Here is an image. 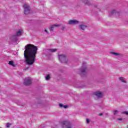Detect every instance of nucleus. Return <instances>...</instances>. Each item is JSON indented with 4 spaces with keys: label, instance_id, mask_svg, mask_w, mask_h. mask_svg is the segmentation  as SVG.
I'll return each mask as SVG.
<instances>
[{
    "label": "nucleus",
    "instance_id": "nucleus-24",
    "mask_svg": "<svg viewBox=\"0 0 128 128\" xmlns=\"http://www.w3.org/2000/svg\"><path fill=\"white\" fill-rule=\"evenodd\" d=\"M40 128H46V126H44V124H42V125L40 126Z\"/></svg>",
    "mask_w": 128,
    "mask_h": 128
},
{
    "label": "nucleus",
    "instance_id": "nucleus-2",
    "mask_svg": "<svg viewBox=\"0 0 128 128\" xmlns=\"http://www.w3.org/2000/svg\"><path fill=\"white\" fill-rule=\"evenodd\" d=\"M22 30L21 29H20L16 32V34L12 36V42H18V36H22Z\"/></svg>",
    "mask_w": 128,
    "mask_h": 128
},
{
    "label": "nucleus",
    "instance_id": "nucleus-18",
    "mask_svg": "<svg viewBox=\"0 0 128 128\" xmlns=\"http://www.w3.org/2000/svg\"><path fill=\"white\" fill-rule=\"evenodd\" d=\"M50 78V74H48L46 76V80H49Z\"/></svg>",
    "mask_w": 128,
    "mask_h": 128
},
{
    "label": "nucleus",
    "instance_id": "nucleus-8",
    "mask_svg": "<svg viewBox=\"0 0 128 128\" xmlns=\"http://www.w3.org/2000/svg\"><path fill=\"white\" fill-rule=\"evenodd\" d=\"M58 50V49L54 48V49H48L46 50H45L44 54L46 56H50V53H48L49 52H54Z\"/></svg>",
    "mask_w": 128,
    "mask_h": 128
},
{
    "label": "nucleus",
    "instance_id": "nucleus-21",
    "mask_svg": "<svg viewBox=\"0 0 128 128\" xmlns=\"http://www.w3.org/2000/svg\"><path fill=\"white\" fill-rule=\"evenodd\" d=\"M63 108H68V105H63Z\"/></svg>",
    "mask_w": 128,
    "mask_h": 128
},
{
    "label": "nucleus",
    "instance_id": "nucleus-28",
    "mask_svg": "<svg viewBox=\"0 0 128 128\" xmlns=\"http://www.w3.org/2000/svg\"><path fill=\"white\" fill-rule=\"evenodd\" d=\"M44 32H46V34H48V30H44Z\"/></svg>",
    "mask_w": 128,
    "mask_h": 128
},
{
    "label": "nucleus",
    "instance_id": "nucleus-22",
    "mask_svg": "<svg viewBox=\"0 0 128 128\" xmlns=\"http://www.w3.org/2000/svg\"><path fill=\"white\" fill-rule=\"evenodd\" d=\"M61 28L62 30H66V26H62Z\"/></svg>",
    "mask_w": 128,
    "mask_h": 128
},
{
    "label": "nucleus",
    "instance_id": "nucleus-9",
    "mask_svg": "<svg viewBox=\"0 0 128 128\" xmlns=\"http://www.w3.org/2000/svg\"><path fill=\"white\" fill-rule=\"evenodd\" d=\"M80 24V21L76 20H72L68 21V24Z\"/></svg>",
    "mask_w": 128,
    "mask_h": 128
},
{
    "label": "nucleus",
    "instance_id": "nucleus-30",
    "mask_svg": "<svg viewBox=\"0 0 128 128\" xmlns=\"http://www.w3.org/2000/svg\"><path fill=\"white\" fill-rule=\"evenodd\" d=\"M94 6V8H98L97 6Z\"/></svg>",
    "mask_w": 128,
    "mask_h": 128
},
{
    "label": "nucleus",
    "instance_id": "nucleus-4",
    "mask_svg": "<svg viewBox=\"0 0 128 128\" xmlns=\"http://www.w3.org/2000/svg\"><path fill=\"white\" fill-rule=\"evenodd\" d=\"M59 60L60 62L66 64L68 62V59L66 58V56L64 54L58 55Z\"/></svg>",
    "mask_w": 128,
    "mask_h": 128
},
{
    "label": "nucleus",
    "instance_id": "nucleus-13",
    "mask_svg": "<svg viewBox=\"0 0 128 128\" xmlns=\"http://www.w3.org/2000/svg\"><path fill=\"white\" fill-rule=\"evenodd\" d=\"M80 28V30H86V28H88V26L84 24H82L80 25L79 26Z\"/></svg>",
    "mask_w": 128,
    "mask_h": 128
},
{
    "label": "nucleus",
    "instance_id": "nucleus-10",
    "mask_svg": "<svg viewBox=\"0 0 128 128\" xmlns=\"http://www.w3.org/2000/svg\"><path fill=\"white\" fill-rule=\"evenodd\" d=\"M32 84V80L30 78H25L24 80V86H30Z\"/></svg>",
    "mask_w": 128,
    "mask_h": 128
},
{
    "label": "nucleus",
    "instance_id": "nucleus-5",
    "mask_svg": "<svg viewBox=\"0 0 128 128\" xmlns=\"http://www.w3.org/2000/svg\"><path fill=\"white\" fill-rule=\"evenodd\" d=\"M23 8H24V14H28L30 12V6L26 5V4H24L23 6Z\"/></svg>",
    "mask_w": 128,
    "mask_h": 128
},
{
    "label": "nucleus",
    "instance_id": "nucleus-19",
    "mask_svg": "<svg viewBox=\"0 0 128 128\" xmlns=\"http://www.w3.org/2000/svg\"><path fill=\"white\" fill-rule=\"evenodd\" d=\"M113 112H114V116H116V114H118V110H115Z\"/></svg>",
    "mask_w": 128,
    "mask_h": 128
},
{
    "label": "nucleus",
    "instance_id": "nucleus-3",
    "mask_svg": "<svg viewBox=\"0 0 128 128\" xmlns=\"http://www.w3.org/2000/svg\"><path fill=\"white\" fill-rule=\"evenodd\" d=\"M86 66H82L81 68L80 69V72H79L80 76L82 78H84L86 76V70H87Z\"/></svg>",
    "mask_w": 128,
    "mask_h": 128
},
{
    "label": "nucleus",
    "instance_id": "nucleus-32",
    "mask_svg": "<svg viewBox=\"0 0 128 128\" xmlns=\"http://www.w3.org/2000/svg\"><path fill=\"white\" fill-rule=\"evenodd\" d=\"M98 10H99V12L100 10V9H98Z\"/></svg>",
    "mask_w": 128,
    "mask_h": 128
},
{
    "label": "nucleus",
    "instance_id": "nucleus-26",
    "mask_svg": "<svg viewBox=\"0 0 128 128\" xmlns=\"http://www.w3.org/2000/svg\"><path fill=\"white\" fill-rule=\"evenodd\" d=\"M118 120H122V118H118Z\"/></svg>",
    "mask_w": 128,
    "mask_h": 128
},
{
    "label": "nucleus",
    "instance_id": "nucleus-16",
    "mask_svg": "<svg viewBox=\"0 0 128 128\" xmlns=\"http://www.w3.org/2000/svg\"><path fill=\"white\" fill-rule=\"evenodd\" d=\"M81 2L85 4H87V6H90V3L88 0H81Z\"/></svg>",
    "mask_w": 128,
    "mask_h": 128
},
{
    "label": "nucleus",
    "instance_id": "nucleus-27",
    "mask_svg": "<svg viewBox=\"0 0 128 128\" xmlns=\"http://www.w3.org/2000/svg\"><path fill=\"white\" fill-rule=\"evenodd\" d=\"M28 68H30V67H27L24 69V70H28Z\"/></svg>",
    "mask_w": 128,
    "mask_h": 128
},
{
    "label": "nucleus",
    "instance_id": "nucleus-1",
    "mask_svg": "<svg viewBox=\"0 0 128 128\" xmlns=\"http://www.w3.org/2000/svg\"><path fill=\"white\" fill-rule=\"evenodd\" d=\"M24 62L28 66H32L36 62V54H38V46L32 44H28L24 47Z\"/></svg>",
    "mask_w": 128,
    "mask_h": 128
},
{
    "label": "nucleus",
    "instance_id": "nucleus-6",
    "mask_svg": "<svg viewBox=\"0 0 128 128\" xmlns=\"http://www.w3.org/2000/svg\"><path fill=\"white\" fill-rule=\"evenodd\" d=\"M62 128H72V126L70 122L68 121H64L62 122Z\"/></svg>",
    "mask_w": 128,
    "mask_h": 128
},
{
    "label": "nucleus",
    "instance_id": "nucleus-20",
    "mask_svg": "<svg viewBox=\"0 0 128 128\" xmlns=\"http://www.w3.org/2000/svg\"><path fill=\"white\" fill-rule=\"evenodd\" d=\"M10 126H12V124L7 123L6 124V128H10Z\"/></svg>",
    "mask_w": 128,
    "mask_h": 128
},
{
    "label": "nucleus",
    "instance_id": "nucleus-11",
    "mask_svg": "<svg viewBox=\"0 0 128 128\" xmlns=\"http://www.w3.org/2000/svg\"><path fill=\"white\" fill-rule=\"evenodd\" d=\"M94 94L98 98H102V93L100 92V91L94 92Z\"/></svg>",
    "mask_w": 128,
    "mask_h": 128
},
{
    "label": "nucleus",
    "instance_id": "nucleus-23",
    "mask_svg": "<svg viewBox=\"0 0 128 128\" xmlns=\"http://www.w3.org/2000/svg\"><path fill=\"white\" fill-rule=\"evenodd\" d=\"M59 106L60 108H64V104H59Z\"/></svg>",
    "mask_w": 128,
    "mask_h": 128
},
{
    "label": "nucleus",
    "instance_id": "nucleus-7",
    "mask_svg": "<svg viewBox=\"0 0 128 128\" xmlns=\"http://www.w3.org/2000/svg\"><path fill=\"white\" fill-rule=\"evenodd\" d=\"M120 16V12H116V10H112L109 14V16Z\"/></svg>",
    "mask_w": 128,
    "mask_h": 128
},
{
    "label": "nucleus",
    "instance_id": "nucleus-29",
    "mask_svg": "<svg viewBox=\"0 0 128 128\" xmlns=\"http://www.w3.org/2000/svg\"><path fill=\"white\" fill-rule=\"evenodd\" d=\"M102 114H104L102 113H100L99 114V116H102Z\"/></svg>",
    "mask_w": 128,
    "mask_h": 128
},
{
    "label": "nucleus",
    "instance_id": "nucleus-25",
    "mask_svg": "<svg viewBox=\"0 0 128 128\" xmlns=\"http://www.w3.org/2000/svg\"><path fill=\"white\" fill-rule=\"evenodd\" d=\"M86 122L87 124H90V120L89 119H86Z\"/></svg>",
    "mask_w": 128,
    "mask_h": 128
},
{
    "label": "nucleus",
    "instance_id": "nucleus-14",
    "mask_svg": "<svg viewBox=\"0 0 128 128\" xmlns=\"http://www.w3.org/2000/svg\"><path fill=\"white\" fill-rule=\"evenodd\" d=\"M110 54H113V56H120V53L115 52H110Z\"/></svg>",
    "mask_w": 128,
    "mask_h": 128
},
{
    "label": "nucleus",
    "instance_id": "nucleus-17",
    "mask_svg": "<svg viewBox=\"0 0 128 128\" xmlns=\"http://www.w3.org/2000/svg\"><path fill=\"white\" fill-rule=\"evenodd\" d=\"M119 80H120L122 81V82H124V84L126 83V82L124 80V77H120Z\"/></svg>",
    "mask_w": 128,
    "mask_h": 128
},
{
    "label": "nucleus",
    "instance_id": "nucleus-12",
    "mask_svg": "<svg viewBox=\"0 0 128 128\" xmlns=\"http://www.w3.org/2000/svg\"><path fill=\"white\" fill-rule=\"evenodd\" d=\"M60 26L59 24H54L52 25L50 28V32H54V26Z\"/></svg>",
    "mask_w": 128,
    "mask_h": 128
},
{
    "label": "nucleus",
    "instance_id": "nucleus-15",
    "mask_svg": "<svg viewBox=\"0 0 128 128\" xmlns=\"http://www.w3.org/2000/svg\"><path fill=\"white\" fill-rule=\"evenodd\" d=\"M8 64H10V66H12L14 68L16 67V64H14V62L12 60L9 61Z\"/></svg>",
    "mask_w": 128,
    "mask_h": 128
},
{
    "label": "nucleus",
    "instance_id": "nucleus-31",
    "mask_svg": "<svg viewBox=\"0 0 128 128\" xmlns=\"http://www.w3.org/2000/svg\"><path fill=\"white\" fill-rule=\"evenodd\" d=\"M83 64H84H84H86V63L84 62Z\"/></svg>",
    "mask_w": 128,
    "mask_h": 128
}]
</instances>
